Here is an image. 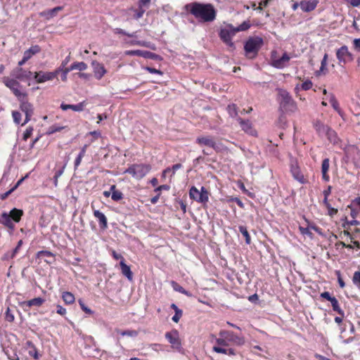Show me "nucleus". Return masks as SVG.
<instances>
[{
	"instance_id": "1",
	"label": "nucleus",
	"mask_w": 360,
	"mask_h": 360,
	"mask_svg": "<svg viewBox=\"0 0 360 360\" xmlns=\"http://www.w3.org/2000/svg\"><path fill=\"white\" fill-rule=\"evenodd\" d=\"M184 9L193 15L195 18L202 23L212 22L215 20L217 11L214 6L210 3L192 2L184 6Z\"/></svg>"
},
{
	"instance_id": "2",
	"label": "nucleus",
	"mask_w": 360,
	"mask_h": 360,
	"mask_svg": "<svg viewBox=\"0 0 360 360\" xmlns=\"http://www.w3.org/2000/svg\"><path fill=\"white\" fill-rule=\"evenodd\" d=\"M23 215V211L13 208L9 212H3L0 215V224L7 228L9 233H13L15 229V223H18Z\"/></svg>"
},
{
	"instance_id": "3",
	"label": "nucleus",
	"mask_w": 360,
	"mask_h": 360,
	"mask_svg": "<svg viewBox=\"0 0 360 360\" xmlns=\"http://www.w3.org/2000/svg\"><path fill=\"white\" fill-rule=\"evenodd\" d=\"M263 44L264 40L261 37H249L244 44L245 56L250 59L255 58Z\"/></svg>"
},
{
	"instance_id": "4",
	"label": "nucleus",
	"mask_w": 360,
	"mask_h": 360,
	"mask_svg": "<svg viewBox=\"0 0 360 360\" xmlns=\"http://www.w3.org/2000/svg\"><path fill=\"white\" fill-rule=\"evenodd\" d=\"M278 98L280 109L283 112H294L297 109L296 103L292 96L286 90L278 89Z\"/></svg>"
},
{
	"instance_id": "5",
	"label": "nucleus",
	"mask_w": 360,
	"mask_h": 360,
	"mask_svg": "<svg viewBox=\"0 0 360 360\" xmlns=\"http://www.w3.org/2000/svg\"><path fill=\"white\" fill-rule=\"evenodd\" d=\"M236 34L234 26L232 24H226L224 27L220 28L219 37L226 46L234 50L236 46L232 41V38Z\"/></svg>"
},
{
	"instance_id": "6",
	"label": "nucleus",
	"mask_w": 360,
	"mask_h": 360,
	"mask_svg": "<svg viewBox=\"0 0 360 360\" xmlns=\"http://www.w3.org/2000/svg\"><path fill=\"white\" fill-rule=\"evenodd\" d=\"M3 82L6 87L11 90L13 94L18 98V100H21V98H26L27 94L26 92L22 91V86L17 79L8 77H5L3 78Z\"/></svg>"
},
{
	"instance_id": "7",
	"label": "nucleus",
	"mask_w": 360,
	"mask_h": 360,
	"mask_svg": "<svg viewBox=\"0 0 360 360\" xmlns=\"http://www.w3.org/2000/svg\"><path fill=\"white\" fill-rule=\"evenodd\" d=\"M150 167L143 164H134L129 167L124 173L131 174L134 178L141 179L143 178L150 171Z\"/></svg>"
},
{
	"instance_id": "8",
	"label": "nucleus",
	"mask_w": 360,
	"mask_h": 360,
	"mask_svg": "<svg viewBox=\"0 0 360 360\" xmlns=\"http://www.w3.org/2000/svg\"><path fill=\"white\" fill-rule=\"evenodd\" d=\"M195 143L200 146H207L218 152L221 150V143H217L210 135L200 136L195 139Z\"/></svg>"
},
{
	"instance_id": "9",
	"label": "nucleus",
	"mask_w": 360,
	"mask_h": 360,
	"mask_svg": "<svg viewBox=\"0 0 360 360\" xmlns=\"http://www.w3.org/2000/svg\"><path fill=\"white\" fill-rule=\"evenodd\" d=\"M336 57L339 64L345 65L354 60V55L349 51L346 45H343L336 50Z\"/></svg>"
},
{
	"instance_id": "10",
	"label": "nucleus",
	"mask_w": 360,
	"mask_h": 360,
	"mask_svg": "<svg viewBox=\"0 0 360 360\" xmlns=\"http://www.w3.org/2000/svg\"><path fill=\"white\" fill-rule=\"evenodd\" d=\"M165 338L171 344L173 349L180 351L181 349V343L179 339V335L177 330L174 329L165 333Z\"/></svg>"
},
{
	"instance_id": "11",
	"label": "nucleus",
	"mask_w": 360,
	"mask_h": 360,
	"mask_svg": "<svg viewBox=\"0 0 360 360\" xmlns=\"http://www.w3.org/2000/svg\"><path fill=\"white\" fill-rule=\"evenodd\" d=\"M32 75L33 73L31 71L25 70L21 67H16L11 72L13 78L20 81L30 79L32 77Z\"/></svg>"
},
{
	"instance_id": "12",
	"label": "nucleus",
	"mask_w": 360,
	"mask_h": 360,
	"mask_svg": "<svg viewBox=\"0 0 360 360\" xmlns=\"http://www.w3.org/2000/svg\"><path fill=\"white\" fill-rule=\"evenodd\" d=\"M18 101L20 102V110L25 114V122L22 124V125H24L30 120L31 117L34 113V108L30 103L25 100V98H21V100Z\"/></svg>"
},
{
	"instance_id": "13",
	"label": "nucleus",
	"mask_w": 360,
	"mask_h": 360,
	"mask_svg": "<svg viewBox=\"0 0 360 360\" xmlns=\"http://www.w3.org/2000/svg\"><path fill=\"white\" fill-rule=\"evenodd\" d=\"M219 335L238 346H241L245 343V340L243 337L237 335L232 331L221 330L219 333Z\"/></svg>"
},
{
	"instance_id": "14",
	"label": "nucleus",
	"mask_w": 360,
	"mask_h": 360,
	"mask_svg": "<svg viewBox=\"0 0 360 360\" xmlns=\"http://www.w3.org/2000/svg\"><path fill=\"white\" fill-rule=\"evenodd\" d=\"M34 79L37 83H44L46 81H50L56 78V74L51 72H36L34 75Z\"/></svg>"
},
{
	"instance_id": "15",
	"label": "nucleus",
	"mask_w": 360,
	"mask_h": 360,
	"mask_svg": "<svg viewBox=\"0 0 360 360\" xmlns=\"http://www.w3.org/2000/svg\"><path fill=\"white\" fill-rule=\"evenodd\" d=\"M189 197L191 199L203 205H206L208 202V200L202 194H200L198 189L194 186H191L189 190Z\"/></svg>"
},
{
	"instance_id": "16",
	"label": "nucleus",
	"mask_w": 360,
	"mask_h": 360,
	"mask_svg": "<svg viewBox=\"0 0 360 360\" xmlns=\"http://www.w3.org/2000/svg\"><path fill=\"white\" fill-rule=\"evenodd\" d=\"M290 59L289 55L285 52L281 58L273 60L271 65L277 69H283L288 66Z\"/></svg>"
},
{
	"instance_id": "17",
	"label": "nucleus",
	"mask_w": 360,
	"mask_h": 360,
	"mask_svg": "<svg viewBox=\"0 0 360 360\" xmlns=\"http://www.w3.org/2000/svg\"><path fill=\"white\" fill-rule=\"evenodd\" d=\"M45 302V300L41 297H35L27 301H23L20 303V305L24 311H27V308L32 307H41Z\"/></svg>"
},
{
	"instance_id": "18",
	"label": "nucleus",
	"mask_w": 360,
	"mask_h": 360,
	"mask_svg": "<svg viewBox=\"0 0 360 360\" xmlns=\"http://www.w3.org/2000/svg\"><path fill=\"white\" fill-rule=\"evenodd\" d=\"M290 172L293 176V178L299 181L300 184H305L306 180L304 178L303 174H302L300 167H298L296 162H291L290 164Z\"/></svg>"
},
{
	"instance_id": "19",
	"label": "nucleus",
	"mask_w": 360,
	"mask_h": 360,
	"mask_svg": "<svg viewBox=\"0 0 360 360\" xmlns=\"http://www.w3.org/2000/svg\"><path fill=\"white\" fill-rule=\"evenodd\" d=\"M94 69V76L97 79H101L106 73V70L104 65L96 60L91 63Z\"/></svg>"
},
{
	"instance_id": "20",
	"label": "nucleus",
	"mask_w": 360,
	"mask_h": 360,
	"mask_svg": "<svg viewBox=\"0 0 360 360\" xmlns=\"http://www.w3.org/2000/svg\"><path fill=\"white\" fill-rule=\"evenodd\" d=\"M63 7L62 6H56L51 9H47L44 10L39 13V15L44 19L49 20L54 17H56L58 14V13L60 11H62Z\"/></svg>"
},
{
	"instance_id": "21",
	"label": "nucleus",
	"mask_w": 360,
	"mask_h": 360,
	"mask_svg": "<svg viewBox=\"0 0 360 360\" xmlns=\"http://www.w3.org/2000/svg\"><path fill=\"white\" fill-rule=\"evenodd\" d=\"M319 1L317 0L306 1L302 0L300 2V6L302 11L310 12L314 11L317 6Z\"/></svg>"
},
{
	"instance_id": "22",
	"label": "nucleus",
	"mask_w": 360,
	"mask_h": 360,
	"mask_svg": "<svg viewBox=\"0 0 360 360\" xmlns=\"http://www.w3.org/2000/svg\"><path fill=\"white\" fill-rule=\"evenodd\" d=\"M85 106V102H80L76 105H72V104H65L64 103H62L60 104V108L63 110H72L75 112H82Z\"/></svg>"
},
{
	"instance_id": "23",
	"label": "nucleus",
	"mask_w": 360,
	"mask_h": 360,
	"mask_svg": "<svg viewBox=\"0 0 360 360\" xmlns=\"http://www.w3.org/2000/svg\"><path fill=\"white\" fill-rule=\"evenodd\" d=\"M237 121L238 122V123L240 125V127L245 132L250 134L251 135L254 134H253L254 130L252 127V123L250 122V120H245L242 119L241 117H238Z\"/></svg>"
},
{
	"instance_id": "24",
	"label": "nucleus",
	"mask_w": 360,
	"mask_h": 360,
	"mask_svg": "<svg viewBox=\"0 0 360 360\" xmlns=\"http://www.w3.org/2000/svg\"><path fill=\"white\" fill-rule=\"evenodd\" d=\"M94 215L98 220L101 229H105L108 227V221L105 214L99 210H94Z\"/></svg>"
},
{
	"instance_id": "25",
	"label": "nucleus",
	"mask_w": 360,
	"mask_h": 360,
	"mask_svg": "<svg viewBox=\"0 0 360 360\" xmlns=\"http://www.w3.org/2000/svg\"><path fill=\"white\" fill-rule=\"evenodd\" d=\"M122 274L127 278L129 281H132L133 274L131 271L130 266L125 263L124 259L120 262Z\"/></svg>"
},
{
	"instance_id": "26",
	"label": "nucleus",
	"mask_w": 360,
	"mask_h": 360,
	"mask_svg": "<svg viewBox=\"0 0 360 360\" xmlns=\"http://www.w3.org/2000/svg\"><path fill=\"white\" fill-rule=\"evenodd\" d=\"M41 51V48L38 45L32 46L29 49L26 50L23 53V57L28 60L30 59L34 55L39 53Z\"/></svg>"
},
{
	"instance_id": "27",
	"label": "nucleus",
	"mask_w": 360,
	"mask_h": 360,
	"mask_svg": "<svg viewBox=\"0 0 360 360\" xmlns=\"http://www.w3.org/2000/svg\"><path fill=\"white\" fill-rule=\"evenodd\" d=\"M325 136H326L328 141L333 144H338L340 141L337 133L330 127L328 129Z\"/></svg>"
},
{
	"instance_id": "28",
	"label": "nucleus",
	"mask_w": 360,
	"mask_h": 360,
	"mask_svg": "<svg viewBox=\"0 0 360 360\" xmlns=\"http://www.w3.org/2000/svg\"><path fill=\"white\" fill-rule=\"evenodd\" d=\"M110 191H112L111 198L112 200L118 202L123 198V193L116 189L115 185H112L110 186Z\"/></svg>"
},
{
	"instance_id": "29",
	"label": "nucleus",
	"mask_w": 360,
	"mask_h": 360,
	"mask_svg": "<svg viewBox=\"0 0 360 360\" xmlns=\"http://www.w3.org/2000/svg\"><path fill=\"white\" fill-rule=\"evenodd\" d=\"M314 127H315L316 131L320 135H325L326 134L327 131H328V129L330 128V127H328V125L323 124L322 122H321L319 121H317L314 124Z\"/></svg>"
},
{
	"instance_id": "30",
	"label": "nucleus",
	"mask_w": 360,
	"mask_h": 360,
	"mask_svg": "<svg viewBox=\"0 0 360 360\" xmlns=\"http://www.w3.org/2000/svg\"><path fill=\"white\" fill-rule=\"evenodd\" d=\"M329 103L333 108V109L340 115H342V112L339 107V103L333 94H330L329 98Z\"/></svg>"
},
{
	"instance_id": "31",
	"label": "nucleus",
	"mask_w": 360,
	"mask_h": 360,
	"mask_svg": "<svg viewBox=\"0 0 360 360\" xmlns=\"http://www.w3.org/2000/svg\"><path fill=\"white\" fill-rule=\"evenodd\" d=\"M330 302L331 303L333 311L337 312L340 316H344V311L340 307L338 300L334 297Z\"/></svg>"
},
{
	"instance_id": "32",
	"label": "nucleus",
	"mask_w": 360,
	"mask_h": 360,
	"mask_svg": "<svg viewBox=\"0 0 360 360\" xmlns=\"http://www.w3.org/2000/svg\"><path fill=\"white\" fill-rule=\"evenodd\" d=\"M143 58H148V59H152L154 60H162V58L155 53L148 51H143Z\"/></svg>"
},
{
	"instance_id": "33",
	"label": "nucleus",
	"mask_w": 360,
	"mask_h": 360,
	"mask_svg": "<svg viewBox=\"0 0 360 360\" xmlns=\"http://www.w3.org/2000/svg\"><path fill=\"white\" fill-rule=\"evenodd\" d=\"M238 229L241 234L245 237L246 244L250 245L251 243V238L248 231L247 227L240 225L238 226Z\"/></svg>"
},
{
	"instance_id": "34",
	"label": "nucleus",
	"mask_w": 360,
	"mask_h": 360,
	"mask_svg": "<svg viewBox=\"0 0 360 360\" xmlns=\"http://www.w3.org/2000/svg\"><path fill=\"white\" fill-rule=\"evenodd\" d=\"M70 67L72 71L75 70L83 71L86 70L87 65L84 62H75Z\"/></svg>"
},
{
	"instance_id": "35",
	"label": "nucleus",
	"mask_w": 360,
	"mask_h": 360,
	"mask_svg": "<svg viewBox=\"0 0 360 360\" xmlns=\"http://www.w3.org/2000/svg\"><path fill=\"white\" fill-rule=\"evenodd\" d=\"M62 298L65 304H70L75 302V296L70 292H64L62 295Z\"/></svg>"
},
{
	"instance_id": "36",
	"label": "nucleus",
	"mask_w": 360,
	"mask_h": 360,
	"mask_svg": "<svg viewBox=\"0 0 360 360\" xmlns=\"http://www.w3.org/2000/svg\"><path fill=\"white\" fill-rule=\"evenodd\" d=\"M251 27V24L249 20L244 21L243 23H241L240 25L237 27H234L235 32H243L249 30Z\"/></svg>"
},
{
	"instance_id": "37",
	"label": "nucleus",
	"mask_w": 360,
	"mask_h": 360,
	"mask_svg": "<svg viewBox=\"0 0 360 360\" xmlns=\"http://www.w3.org/2000/svg\"><path fill=\"white\" fill-rule=\"evenodd\" d=\"M131 45H137L141 46L143 47L150 48L152 49H155L154 46H152L150 45V42L145 41H140V40H132L130 41Z\"/></svg>"
},
{
	"instance_id": "38",
	"label": "nucleus",
	"mask_w": 360,
	"mask_h": 360,
	"mask_svg": "<svg viewBox=\"0 0 360 360\" xmlns=\"http://www.w3.org/2000/svg\"><path fill=\"white\" fill-rule=\"evenodd\" d=\"M117 333L122 336L136 337L138 332L134 330H118Z\"/></svg>"
},
{
	"instance_id": "39",
	"label": "nucleus",
	"mask_w": 360,
	"mask_h": 360,
	"mask_svg": "<svg viewBox=\"0 0 360 360\" xmlns=\"http://www.w3.org/2000/svg\"><path fill=\"white\" fill-rule=\"evenodd\" d=\"M360 224V221H358V220H352V221H348L347 219V217L345 218L344 219V222L342 223V226L344 228V229H348L349 226H358Z\"/></svg>"
},
{
	"instance_id": "40",
	"label": "nucleus",
	"mask_w": 360,
	"mask_h": 360,
	"mask_svg": "<svg viewBox=\"0 0 360 360\" xmlns=\"http://www.w3.org/2000/svg\"><path fill=\"white\" fill-rule=\"evenodd\" d=\"M63 129H64V127H60L57 124H53L49 127L46 133L48 134H53L56 132L60 131Z\"/></svg>"
},
{
	"instance_id": "41",
	"label": "nucleus",
	"mask_w": 360,
	"mask_h": 360,
	"mask_svg": "<svg viewBox=\"0 0 360 360\" xmlns=\"http://www.w3.org/2000/svg\"><path fill=\"white\" fill-rule=\"evenodd\" d=\"M353 283L360 289V271H355L352 278Z\"/></svg>"
},
{
	"instance_id": "42",
	"label": "nucleus",
	"mask_w": 360,
	"mask_h": 360,
	"mask_svg": "<svg viewBox=\"0 0 360 360\" xmlns=\"http://www.w3.org/2000/svg\"><path fill=\"white\" fill-rule=\"evenodd\" d=\"M327 60H328V54L325 53L323 56V58L321 60L320 70L319 71H317V75H319V72H321L327 70V69H326Z\"/></svg>"
},
{
	"instance_id": "43",
	"label": "nucleus",
	"mask_w": 360,
	"mask_h": 360,
	"mask_svg": "<svg viewBox=\"0 0 360 360\" xmlns=\"http://www.w3.org/2000/svg\"><path fill=\"white\" fill-rule=\"evenodd\" d=\"M330 167V160L328 158H325L321 164V172H328Z\"/></svg>"
},
{
	"instance_id": "44",
	"label": "nucleus",
	"mask_w": 360,
	"mask_h": 360,
	"mask_svg": "<svg viewBox=\"0 0 360 360\" xmlns=\"http://www.w3.org/2000/svg\"><path fill=\"white\" fill-rule=\"evenodd\" d=\"M228 111L231 117H236L238 115L237 107L235 104L229 105Z\"/></svg>"
},
{
	"instance_id": "45",
	"label": "nucleus",
	"mask_w": 360,
	"mask_h": 360,
	"mask_svg": "<svg viewBox=\"0 0 360 360\" xmlns=\"http://www.w3.org/2000/svg\"><path fill=\"white\" fill-rule=\"evenodd\" d=\"M143 51L142 50H129L125 51V55L127 56H143Z\"/></svg>"
},
{
	"instance_id": "46",
	"label": "nucleus",
	"mask_w": 360,
	"mask_h": 360,
	"mask_svg": "<svg viewBox=\"0 0 360 360\" xmlns=\"http://www.w3.org/2000/svg\"><path fill=\"white\" fill-rule=\"evenodd\" d=\"M38 257H54L53 253L48 250H41L37 252Z\"/></svg>"
},
{
	"instance_id": "47",
	"label": "nucleus",
	"mask_w": 360,
	"mask_h": 360,
	"mask_svg": "<svg viewBox=\"0 0 360 360\" xmlns=\"http://www.w3.org/2000/svg\"><path fill=\"white\" fill-rule=\"evenodd\" d=\"M171 285L175 291L179 292L181 294L184 290V288L182 286H181L178 283H176V281H171Z\"/></svg>"
},
{
	"instance_id": "48",
	"label": "nucleus",
	"mask_w": 360,
	"mask_h": 360,
	"mask_svg": "<svg viewBox=\"0 0 360 360\" xmlns=\"http://www.w3.org/2000/svg\"><path fill=\"white\" fill-rule=\"evenodd\" d=\"M79 304L81 307V309L86 314H93V311L89 309L86 304H84V301L82 300H79Z\"/></svg>"
},
{
	"instance_id": "49",
	"label": "nucleus",
	"mask_w": 360,
	"mask_h": 360,
	"mask_svg": "<svg viewBox=\"0 0 360 360\" xmlns=\"http://www.w3.org/2000/svg\"><path fill=\"white\" fill-rule=\"evenodd\" d=\"M12 116L13 118V121L17 124H19L21 121V113L18 111H13Z\"/></svg>"
},
{
	"instance_id": "50",
	"label": "nucleus",
	"mask_w": 360,
	"mask_h": 360,
	"mask_svg": "<svg viewBox=\"0 0 360 360\" xmlns=\"http://www.w3.org/2000/svg\"><path fill=\"white\" fill-rule=\"evenodd\" d=\"M312 85H313V84H312L311 81L309 79H307V80L304 81L301 84V88L302 90L307 91L312 87Z\"/></svg>"
},
{
	"instance_id": "51",
	"label": "nucleus",
	"mask_w": 360,
	"mask_h": 360,
	"mask_svg": "<svg viewBox=\"0 0 360 360\" xmlns=\"http://www.w3.org/2000/svg\"><path fill=\"white\" fill-rule=\"evenodd\" d=\"M299 229L302 235H306L311 238L312 237L313 233L309 231V228L300 226Z\"/></svg>"
},
{
	"instance_id": "52",
	"label": "nucleus",
	"mask_w": 360,
	"mask_h": 360,
	"mask_svg": "<svg viewBox=\"0 0 360 360\" xmlns=\"http://www.w3.org/2000/svg\"><path fill=\"white\" fill-rule=\"evenodd\" d=\"M5 318L8 322H13L14 321V315L11 312L9 308H8L6 311Z\"/></svg>"
},
{
	"instance_id": "53",
	"label": "nucleus",
	"mask_w": 360,
	"mask_h": 360,
	"mask_svg": "<svg viewBox=\"0 0 360 360\" xmlns=\"http://www.w3.org/2000/svg\"><path fill=\"white\" fill-rule=\"evenodd\" d=\"M212 349L217 353L227 354V349H225L222 347L214 346Z\"/></svg>"
},
{
	"instance_id": "54",
	"label": "nucleus",
	"mask_w": 360,
	"mask_h": 360,
	"mask_svg": "<svg viewBox=\"0 0 360 360\" xmlns=\"http://www.w3.org/2000/svg\"><path fill=\"white\" fill-rule=\"evenodd\" d=\"M70 67L65 68L61 74V79L66 82L68 79V74L71 72Z\"/></svg>"
},
{
	"instance_id": "55",
	"label": "nucleus",
	"mask_w": 360,
	"mask_h": 360,
	"mask_svg": "<svg viewBox=\"0 0 360 360\" xmlns=\"http://www.w3.org/2000/svg\"><path fill=\"white\" fill-rule=\"evenodd\" d=\"M33 131L32 127H28L23 134V139L27 141L32 135Z\"/></svg>"
},
{
	"instance_id": "56",
	"label": "nucleus",
	"mask_w": 360,
	"mask_h": 360,
	"mask_svg": "<svg viewBox=\"0 0 360 360\" xmlns=\"http://www.w3.org/2000/svg\"><path fill=\"white\" fill-rule=\"evenodd\" d=\"M181 316L182 310H176L174 315L172 316V320L175 323H178Z\"/></svg>"
},
{
	"instance_id": "57",
	"label": "nucleus",
	"mask_w": 360,
	"mask_h": 360,
	"mask_svg": "<svg viewBox=\"0 0 360 360\" xmlns=\"http://www.w3.org/2000/svg\"><path fill=\"white\" fill-rule=\"evenodd\" d=\"M29 354L30 356H32L34 359H39L40 357L39 354L38 353L37 349L35 347V349H30L29 350Z\"/></svg>"
},
{
	"instance_id": "58",
	"label": "nucleus",
	"mask_w": 360,
	"mask_h": 360,
	"mask_svg": "<svg viewBox=\"0 0 360 360\" xmlns=\"http://www.w3.org/2000/svg\"><path fill=\"white\" fill-rule=\"evenodd\" d=\"M145 11H146L143 8V7L139 6V9L136 11V14L134 15L135 18L138 20L142 18Z\"/></svg>"
},
{
	"instance_id": "59",
	"label": "nucleus",
	"mask_w": 360,
	"mask_h": 360,
	"mask_svg": "<svg viewBox=\"0 0 360 360\" xmlns=\"http://www.w3.org/2000/svg\"><path fill=\"white\" fill-rule=\"evenodd\" d=\"M225 339L226 338H217V340H216V343L217 344V346H219V347H222L227 346L228 343Z\"/></svg>"
},
{
	"instance_id": "60",
	"label": "nucleus",
	"mask_w": 360,
	"mask_h": 360,
	"mask_svg": "<svg viewBox=\"0 0 360 360\" xmlns=\"http://www.w3.org/2000/svg\"><path fill=\"white\" fill-rule=\"evenodd\" d=\"M146 70L148 72H149L150 73H152V74H158V75H162V72L161 70L155 69L154 68L146 67Z\"/></svg>"
},
{
	"instance_id": "61",
	"label": "nucleus",
	"mask_w": 360,
	"mask_h": 360,
	"mask_svg": "<svg viewBox=\"0 0 360 360\" xmlns=\"http://www.w3.org/2000/svg\"><path fill=\"white\" fill-rule=\"evenodd\" d=\"M56 312L60 315H65L66 314V309L63 307L61 305L58 304L56 306Z\"/></svg>"
},
{
	"instance_id": "62",
	"label": "nucleus",
	"mask_w": 360,
	"mask_h": 360,
	"mask_svg": "<svg viewBox=\"0 0 360 360\" xmlns=\"http://www.w3.org/2000/svg\"><path fill=\"white\" fill-rule=\"evenodd\" d=\"M230 201L236 202L240 208L244 207V204L242 200L238 198H232Z\"/></svg>"
},
{
	"instance_id": "63",
	"label": "nucleus",
	"mask_w": 360,
	"mask_h": 360,
	"mask_svg": "<svg viewBox=\"0 0 360 360\" xmlns=\"http://www.w3.org/2000/svg\"><path fill=\"white\" fill-rule=\"evenodd\" d=\"M321 297L326 299L328 301H330L333 299V296L330 295L329 292L325 291L322 293H321Z\"/></svg>"
},
{
	"instance_id": "64",
	"label": "nucleus",
	"mask_w": 360,
	"mask_h": 360,
	"mask_svg": "<svg viewBox=\"0 0 360 360\" xmlns=\"http://www.w3.org/2000/svg\"><path fill=\"white\" fill-rule=\"evenodd\" d=\"M353 44H354V49H355L356 51H360V38H359V39H355L353 41Z\"/></svg>"
}]
</instances>
